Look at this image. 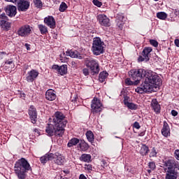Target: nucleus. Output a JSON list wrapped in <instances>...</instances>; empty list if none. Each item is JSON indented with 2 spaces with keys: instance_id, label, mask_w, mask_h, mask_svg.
<instances>
[{
  "instance_id": "f257e3e1",
  "label": "nucleus",
  "mask_w": 179,
  "mask_h": 179,
  "mask_svg": "<svg viewBox=\"0 0 179 179\" xmlns=\"http://www.w3.org/2000/svg\"><path fill=\"white\" fill-rule=\"evenodd\" d=\"M129 76L135 80V85H139L142 78H145L141 86L135 90V92L139 94L153 92L157 86L162 85V78L152 71H146L143 69H132L129 71Z\"/></svg>"
},
{
  "instance_id": "f03ea898",
  "label": "nucleus",
  "mask_w": 179,
  "mask_h": 179,
  "mask_svg": "<svg viewBox=\"0 0 179 179\" xmlns=\"http://www.w3.org/2000/svg\"><path fill=\"white\" fill-rule=\"evenodd\" d=\"M31 170L29 162L24 158L18 159L14 166V171L19 179H25L27 171Z\"/></svg>"
},
{
  "instance_id": "7ed1b4c3",
  "label": "nucleus",
  "mask_w": 179,
  "mask_h": 179,
  "mask_svg": "<svg viewBox=\"0 0 179 179\" xmlns=\"http://www.w3.org/2000/svg\"><path fill=\"white\" fill-rule=\"evenodd\" d=\"M165 171L166 174H173L179 176V162L175 159L166 160L164 162Z\"/></svg>"
},
{
  "instance_id": "20e7f679",
  "label": "nucleus",
  "mask_w": 179,
  "mask_h": 179,
  "mask_svg": "<svg viewBox=\"0 0 179 179\" xmlns=\"http://www.w3.org/2000/svg\"><path fill=\"white\" fill-rule=\"evenodd\" d=\"M45 132L49 136H54V135H55V136L61 138L65 131L62 129V127H59V124L55 123V125L52 124H48Z\"/></svg>"
},
{
  "instance_id": "39448f33",
  "label": "nucleus",
  "mask_w": 179,
  "mask_h": 179,
  "mask_svg": "<svg viewBox=\"0 0 179 179\" xmlns=\"http://www.w3.org/2000/svg\"><path fill=\"white\" fill-rule=\"evenodd\" d=\"M104 41H101L99 37L93 38L92 51L94 55H100L104 53Z\"/></svg>"
},
{
  "instance_id": "423d86ee",
  "label": "nucleus",
  "mask_w": 179,
  "mask_h": 179,
  "mask_svg": "<svg viewBox=\"0 0 179 179\" xmlns=\"http://www.w3.org/2000/svg\"><path fill=\"white\" fill-rule=\"evenodd\" d=\"M85 64L86 67L90 69L92 75H98L99 72H100V66L97 61L92 58H86Z\"/></svg>"
},
{
  "instance_id": "0eeeda50",
  "label": "nucleus",
  "mask_w": 179,
  "mask_h": 179,
  "mask_svg": "<svg viewBox=\"0 0 179 179\" xmlns=\"http://www.w3.org/2000/svg\"><path fill=\"white\" fill-rule=\"evenodd\" d=\"M54 124H58L59 127H62V130L65 131V127L68 124V120L65 119V115L64 113L57 111L55 113V117L53 118Z\"/></svg>"
},
{
  "instance_id": "6e6552de",
  "label": "nucleus",
  "mask_w": 179,
  "mask_h": 179,
  "mask_svg": "<svg viewBox=\"0 0 179 179\" xmlns=\"http://www.w3.org/2000/svg\"><path fill=\"white\" fill-rule=\"evenodd\" d=\"M103 110V103L100 99L96 97H94L91 103V112L92 114H97L98 113H101Z\"/></svg>"
},
{
  "instance_id": "1a4fd4ad",
  "label": "nucleus",
  "mask_w": 179,
  "mask_h": 179,
  "mask_svg": "<svg viewBox=\"0 0 179 179\" xmlns=\"http://www.w3.org/2000/svg\"><path fill=\"white\" fill-rule=\"evenodd\" d=\"M151 51H152V48L150 47L145 48L143 50L142 56H139L138 58V62H143V61H145V62H148V61L150 59Z\"/></svg>"
},
{
  "instance_id": "9d476101",
  "label": "nucleus",
  "mask_w": 179,
  "mask_h": 179,
  "mask_svg": "<svg viewBox=\"0 0 179 179\" xmlns=\"http://www.w3.org/2000/svg\"><path fill=\"white\" fill-rule=\"evenodd\" d=\"M32 29L33 28L30 27V25H23L18 29L17 34L21 37H28V36L31 34Z\"/></svg>"
},
{
  "instance_id": "9b49d317",
  "label": "nucleus",
  "mask_w": 179,
  "mask_h": 179,
  "mask_svg": "<svg viewBox=\"0 0 179 179\" xmlns=\"http://www.w3.org/2000/svg\"><path fill=\"white\" fill-rule=\"evenodd\" d=\"M52 160H53L54 163L58 166H64V163H65V157L58 152L55 154L52 153Z\"/></svg>"
},
{
  "instance_id": "f8f14e48",
  "label": "nucleus",
  "mask_w": 179,
  "mask_h": 179,
  "mask_svg": "<svg viewBox=\"0 0 179 179\" xmlns=\"http://www.w3.org/2000/svg\"><path fill=\"white\" fill-rule=\"evenodd\" d=\"M39 75V73L37 71V70L32 69L30 71H29L27 74L26 80L29 83H31L37 79L38 76Z\"/></svg>"
},
{
  "instance_id": "ddd939ff",
  "label": "nucleus",
  "mask_w": 179,
  "mask_h": 179,
  "mask_svg": "<svg viewBox=\"0 0 179 179\" xmlns=\"http://www.w3.org/2000/svg\"><path fill=\"white\" fill-rule=\"evenodd\" d=\"M29 115L32 124H36L37 122V110L35 109L34 106H31L29 109Z\"/></svg>"
},
{
  "instance_id": "4468645a",
  "label": "nucleus",
  "mask_w": 179,
  "mask_h": 179,
  "mask_svg": "<svg viewBox=\"0 0 179 179\" xmlns=\"http://www.w3.org/2000/svg\"><path fill=\"white\" fill-rule=\"evenodd\" d=\"M98 20L101 26H105V27H110V19L108 18L106 15H99Z\"/></svg>"
},
{
  "instance_id": "2eb2a0df",
  "label": "nucleus",
  "mask_w": 179,
  "mask_h": 179,
  "mask_svg": "<svg viewBox=\"0 0 179 179\" xmlns=\"http://www.w3.org/2000/svg\"><path fill=\"white\" fill-rule=\"evenodd\" d=\"M17 5L18 10L21 12H26V10H27L30 6V3L25 0H20Z\"/></svg>"
},
{
  "instance_id": "dca6fc26",
  "label": "nucleus",
  "mask_w": 179,
  "mask_h": 179,
  "mask_svg": "<svg viewBox=\"0 0 179 179\" xmlns=\"http://www.w3.org/2000/svg\"><path fill=\"white\" fill-rule=\"evenodd\" d=\"M44 23L50 29H55V19L54 17L49 15L44 18Z\"/></svg>"
},
{
  "instance_id": "f3484780",
  "label": "nucleus",
  "mask_w": 179,
  "mask_h": 179,
  "mask_svg": "<svg viewBox=\"0 0 179 179\" xmlns=\"http://www.w3.org/2000/svg\"><path fill=\"white\" fill-rule=\"evenodd\" d=\"M17 9L15 6H7L6 8V12L8 16L10 17H13V16H16Z\"/></svg>"
},
{
  "instance_id": "a211bd4d",
  "label": "nucleus",
  "mask_w": 179,
  "mask_h": 179,
  "mask_svg": "<svg viewBox=\"0 0 179 179\" xmlns=\"http://www.w3.org/2000/svg\"><path fill=\"white\" fill-rule=\"evenodd\" d=\"M124 20H125V17L124 16V14H122V13H118V14L116 15L117 26L120 29H122V26H124Z\"/></svg>"
},
{
  "instance_id": "6ab92c4d",
  "label": "nucleus",
  "mask_w": 179,
  "mask_h": 179,
  "mask_svg": "<svg viewBox=\"0 0 179 179\" xmlns=\"http://www.w3.org/2000/svg\"><path fill=\"white\" fill-rule=\"evenodd\" d=\"M45 99L49 100V101H53L57 99V94H55V92L52 90H48L45 93Z\"/></svg>"
},
{
  "instance_id": "aec40b11",
  "label": "nucleus",
  "mask_w": 179,
  "mask_h": 179,
  "mask_svg": "<svg viewBox=\"0 0 179 179\" xmlns=\"http://www.w3.org/2000/svg\"><path fill=\"white\" fill-rule=\"evenodd\" d=\"M162 134L163 136H165V138H167V136H170V127L169 126V124L167 122H164V125L162 129Z\"/></svg>"
},
{
  "instance_id": "412c9836",
  "label": "nucleus",
  "mask_w": 179,
  "mask_h": 179,
  "mask_svg": "<svg viewBox=\"0 0 179 179\" xmlns=\"http://www.w3.org/2000/svg\"><path fill=\"white\" fill-rule=\"evenodd\" d=\"M151 107L155 113H160L161 107L160 104H159V102L157 101V99H154L152 100Z\"/></svg>"
},
{
  "instance_id": "4be33fe9",
  "label": "nucleus",
  "mask_w": 179,
  "mask_h": 179,
  "mask_svg": "<svg viewBox=\"0 0 179 179\" xmlns=\"http://www.w3.org/2000/svg\"><path fill=\"white\" fill-rule=\"evenodd\" d=\"M66 55L67 57H71V58H78V59H82L83 58L80 54L76 53V52L72 50H67L66 52Z\"/></svg>"
},
{
  "instance_id": "5701e85b",
  "label": "nucleus",
  "mask_w": 179,
  "mask_h": 179,
  "mask_svg": "<svg viewBox=\"0 0 179 179\" xmlns=\"http://www.w3.org/2000/svg\"><path fill=\"white\" fill-rule=\"evenodd\" d=\"M40 160L43 164H45L48 161L52 160V153L45 154L40 158Z\"/></svg>"
},
{
  "instance_id": "b1692460",
  "label": "nucleus",
  "mask_w": 179,
  "mask_h": 179,
  "mask_svg": "<svg viewBox=\"0 0 179 179\" xmlns=\"http://www.w3.org/2000/svg\"><path fill=\"white\" fill-rule=\"evenodd\" d=\"M58 73L62 76H63V75H66V73H68V65L63 64L59 66Z\"/></svg>"
},
{
  "instance_id": "393cba45",
  "label": "nucleus",
  "mask_w": 179,
  "mask_h": 179,
  "mask_svg": "<svg viewBox=\"0 0 179 179\" xmlns=\"http://www.w3.org/2000/svg\"><path fill=\"white\" fill-rule=\"evenodd\" d=\"M80 162H85V163H90L92 162V155L89 154H83L80 157Z\"/></svg>"
},
{
  "instance_id": "a878e982",
  "label": "nucleus",
  "mask_w": 179,
  "mask_h": 179,
  "mask_svg": "<svg viewBox=\"0 0 179 179\" xmlns=\"http://www.w3.org/2000/svg\"><path fill=\"white\" fill-rule=\"evenodd\" d=\"M0 26L3 30H8V29L10 28V24L5 20L0 21Z\"/></svg>"
},
{
  "instance_id": "bb28decb",
  "label": "nucleus",
  "mask_w": 179,
  "mask_h": 179,
  "mask_svg": "<svg viewBox=\"0 0 179 179\" xmlns=\"http://www.w3.org/2000/svg\"><path fill=\"white\" fill-rule=\"evenodd\" d=\"M141 156H146L149 153V147L146 145H143L139 151Z\"/></svg>"
},
{
  "instance_id": "cd10ccee",
  "label": "nucleus",
  "mask_w": 179,
  "mask_h": 179,
  "mask_svg": "<svg viewBox=\"0 0 179 179\" xmlns=\"http://www.w3.org/2000/svg\"><path fill=\"white\" fill-rule=\"evenodd\" d=\"M79 142H80V141L78 138H73L69 141L67 146L68 148H72V146H76V145H78Z\"/></svg>"
},
{
  "instance_id": "c85d7f7f",
  "label": "nucleus",
  "mask_w": 179,
  "mask_h": 179,
  "mask_svg": "<svg viewBox=\"0 0 179 179\" xmlns=\"http://www.w3.org/2000/svg\"><path fill=\"white\" fill-rule=\"evenodd\" d=\"M107 76H108V73L106 71L101 72L99 76V81L103 83L107 79Z\"/></svg>"
},
{
  "instance_id": "c756f323",
  "label": "nucleus",
  "mask_w": 179,
  "mask_h": 179,
  "mask_svg": "<svg viewBox=\"0 0 179 179\" xmlns=\"http://www.w3.org/2000/svg\"><path fill=\"white\" fill-rule=\"evenodd\" d=\"M38 29L41 31V34H47V33H48V28H47L45 25L38 24Z\"/></svg>"
},
{
  "instance_id": "7c9ffc66",
  "label": "nucleus",
  "mask_w": 179,
  "mask_h": 179,
  "mask_svg": "<svg viewBox=\"0 0 179 179\" xmlns=\"http://www.w3.org/2000/svg\"><path fill=\"white\" fill-rule=\"evenodd\" d=\"M79 147L81 150H83V152H86V150L89 149V144H87V143L85 141H81L79 143Z\"/></svg>"
},
{
  "instance_id": "2f4dec72",
  "label": "nucleus",
  "mask_w": 179,
  "mask_h": 179,
  "mask_svg": "<svg viewBox=\"0 0 179 179\" xmlns=\"http://www.w3.org/2000/svg\"><path fill=\"white\" fill-rule=\"evenodd\" d=\"M86 136L89 142H93V141H94V134H93V132L92 131H87Z\"/></svg>"
},
{
  "instance_id": "473e14b6",
  "label": "nucleus",
  "mask_w": 179,
  "mask_h": 179,
  "mask_svg": "<svg viewBox=\"0 0 179 179\" xmlns=\"http://www.w3.org/2000/svg\"><path fill=\"white\" fill-rule=\"evenodd\" d=\"M157 17L161 20H166V19H167V13L164 12H159L157 13Z\"/></svg>"
},
{
  "instance_id": "72a5a7b5",
  "label": "nucleus",
  "mask_w": 179,
  "mask_h": 179,
  "mask_svg": "<svg viewBox=\"0 0 179 179\" xmlns=\"http://www.w3.org/2000/svg\"><path fill=\"white\" fill-rule=\"evenodd\" d=\"M33 2L38 9H41L43 8V1H41V0H33Z\"/></svg>"
},
{
  "instance_id": "f704fd0d",
  "label": "nucleus",
  "mask_w": 179,
  "mask_h": 179,
  "mask_svg": "<svg viewBox=\"0 0 179 179\" xmlns=\"http://www.w3.org/2000/svg\"><path fill=\"white\" fill-rule=\"evenodd\" d=\"M126 106H127L128 108L130 110H136L138 108V106L134 103H125Z\"/></svg>"
},
{
  "instance_id": "c9c22d12",
  "label": "nucleus",
  "mask_w": 179,
  "mask_h": 179,
  "mask_svg": "<svg viewBox=\"0 0 179 179\" xmlns=\"http://www.w3.org/2000/svg\"><path fill=\"white\" fill-rule=\"evenodd\" d=\"M150 157H157V149L152 148L150 152Z\"/></svg>"
},
{
  "instance_id": "e433bc0d",
  "label": "nucleus",
  "mask_w": 179,
  "mask_h": 179,
  "mask_svg": "<svg viewBox=\"0 0 179 179\" xmlns=\"http://www.w3.org/2000/svg\"><path fill=\"white\" fill-rule=\"evenodd\" d=\"M179 175H174L171 173H166L165 179H177Z\"/></svg>"
},
{
  "instance_id": "4c0bfd02",
  "label": "nucleus",
  "mask_w": 179,
  "mask_h": 179,
  "mask_svg": "<svg viewBox=\"0 0 179 179\" xmlns=\"http://www.w3.org/2000/svg\"><path fill=\"white\" fill-rule=\"evenodd\" d=\"M66 9H68V6L66 5V3L62 2L61 4H60V6L59 8V10L60 12H65V10H66Z\"/></svg>"
},
{
  "instance_id": "58836bf2",
  "label": "nucleus",
  "mask_w": 179,
  "mask_h": 179,
  "mask_svg": "<svg viewBox=\"0 0 179 179\" xmlns=\"http://www.w3.org/2000/svg\"><path fill=\"white\" fill-rule=\"evenodd\" d=\"M134 80V82H132L131 80V78H127L126 80H125V83H126V85H127V86H131V85H138V84H135V80Z\"/></svg>"
},
{
  "instance_id": "ea45409f",
  "label": "nucleus",
  "mask_w": 179,
  "mask_h": 179,
  "mask_svg": "<svg viewBox=\"0 0 179 179\" xmlns=\"http://www.w3.org/2000/svg\"><path fill=\"white\" fill-rule=\"evenodd\" d=\"M92 2L94 5H95V6H97L98 8H101V6L103 5V3L99 0H93Z\"/></svg>"
},
{
  "instance_id": "a19ab883",
  "label": "nucleus",
  "mask_w": 179,
  "mask_h": 179,
  "mask_svg": "<svg viewBox=\"0 0 179 179\" xmlns=\"http://www.w3.org/2000/svg\"><path fill=\"white\" fill-rule=\"evenodd\" d=\"M148 167L149 169H150V170L153 171L156 169V164L155 163V162H151L148 163Z\"/></svg>"
},
{
  "instance_id": "79ce46f5",
  "label": "nucleus",
  "mask_w": 179,
  "mask_h": 179,
  "mask_svg": "<svg viewBox=\"0 0 179 179\" xmlns=\"http://www.w3.org/2000/svg\"><path fill=\"white\" fill-rule=\"evenodd\" d=\"M150 43L151 45H153V47H157V45H159V43L156 40L153 39L150 41Z\"/></svg>"
},
{
  "instance_id": "37998d69",
  "label": "nucleus",
  "mask_w": 179,
  "mask_h": 179,
  "mask_svg": "<svg viewBox=\"0 0 179 179\" xmlns=\"http://www.w3.org/2000/svg\"><path fill=\"white\" fill-rule=\"evenodd\" d=\"M61 62H66V57H65V52L59 55Z\"/></svg>"
},
{
  "instance_id": "c03bdc74",
  "label": "nucleus",
  "mask_w": 179,
  "mask_h": 179,
  "mask_svg": "<svg viewBox=\"0 0 179 179\" xmlns=\"http://www.w3.org/2000/svg\"><path fill=\"white\" fill-rule=\"evenodd\" d=\"M83 73L85 75V76H89V69H83Z\"/></svg>"
},
{
  "instance_id": "a18cd8bd",
  "label": "nucleus",
  "mask_w": 179,
  "mask_h": 179,
  "mask_svg": "<svg viewBox=\"0 0 179 179\" xmlns=\"http://www.w3.org/2000/svg\"><path fill=\"white\" fill-rule=\"evenodd\" d=\"M134 128H136V129H139L141 128V125L139 124V122H135L133 124Z\"/></svg>"
},
{
  "instance_id": "49530a36",
  "label": "nucleus",
  "mask_w": 179,
  "mask_h": 179,
  "mask_svg": "<svg viewBox=\"0 0 179 179\" xmlns=\"http://www.w3.org/2000/svg\"><path fill=\"white\" fill-rule=\"evenodd\" d=\"M174 157L176 158V160H179V150H175Z\"/></svg>"
},
{
  "instance_id": "de8ad7c7",
  "label": "nucleus",
  "mask_w": 179,
  "mask_h": 179,
  "mask_svg": "<svg viewBox=\"0 0 179 179\" xmlns=\"http://www.w3.org/2000/svg\"><path fill=\"white\" fill-rule=\"evenodd\" d=\"M85 169L86 170H88V171H92V167L91 164H85Z\"/></svg>"
},
{
  "instance_id": "09e8293b",
  "label": "nucleus",
  "mask_w": 179,
  "mask_h": 179,
  "mask_svg": "<svg viewBox=\"0 0 179 179\" xmlns=\"http://www.w3.org/2000/svg\"><path fill=\"white\" fill-rule=\"evenodd\" d=\"M52 69H55V71H57V72L59 71V66L55 64L52 66Z\"/></svg>"
},
{
  "instance_id": "8fccbe9b",
  "label": "nucleus",
  "mask_w": 179,
  "mask_h": 179,
  "mask_svg": "<svg viewBox=\"0 0 179 179\" xmlns=\"http://www.w3.org/2000/svg\"><path fill=\"white\" fill-rule=\"evenodd\" d=\"M102 163H103V169H106V167H107V166H108V162H107V161L106 160H102Z\"/></svg>"
},
{
  "instance_id": "3c124183",
  "label": "nucleus",
  "mask_w": 179,
  "mask_h": 179,
  "mask_svg": "<svg viewBox=\"0 0 179 179\" xmlns=\"http://www.w3.org/2000/svg\"><path fill=\"white\" fill-rule=\"evenodd\" d=\"M171 114L173 117H177V115H178V112H177L175 110H171Z\"/></svg>"
},
{
  "instance_id": "603ef678",
  "label": "nucleus",
  "mask_w": 179,
  "mask_h": 179,
  "mask_svg": "<svg viewBox=\"0 0 179 179\" xmlns=\"http://www.w3.org/2000/svg\"><path fill=\"white\" fill-rule=\"evenodd\" d=\"M12 64H13V62L12 61V59H10V60H7V61L5 62V64H6V65H12Z\"/></svg>"
},
{
  "instance_id": "864d4df0",
  "label": "nucleus",
  "mask_w": 179,
  "mask_h": 179,
  "mask_svg": "<svg viewBox=\"0 0 179 179\" xmlns=\"http://www.w3.org/2000/svg\"><path fill=\"white\" fill-rule=\"evenodd\" d=\"M20 98L24 100L26 99V94L25 93H21L20 94Z\"/></svg>"
},
{
  "instance_id": "5fc2aeb1",
  "label": "nucleus",
  "mask_w": 179,
  "mask_h": 179,
  "mask_svg": "<svg viewBox=\"0 0 179 179\" xmlns=\"http://www.w3.org/2000/svg\"><path fill=\"white\" fill-rule=\"evenodd\" d=\"M174 43L176 47H179V39H176Z\"/></svg>"
},
{
  "instance_id": "6e6d98bb",
  "label": "nucleus",
  "mask_w": 179,
  "mask_h": 179,
  "mask_svg": "<svg viewBox=\"0 0 179 179\" xmlns=\"http://www.w3.org/2000/svg\"><path fill=\"white\" fill-rule=\"evenodd\" d=\"M71 66H73V68H76L78 66L76 62H72Z\"/></svg>"
},
{
  "instance_id": "4d7b16f0",
  "label": "nucleus",
  "mask_w": 179,
  "mask_h": 179,
  "mask_svg": "<svg viewBox=\"0 0 179 179\" xmlns=\"http://www.w3.org/2000/svg\"><path fill=\"white\" fill-rule=\"evenodd\" d=\"M79 179H87V178H86L83 174H80Z\"/></svg>"
},
{
  "instance_id": "13d9d810",
  "label": "nucleus",
  "mask_w": 179,
  "mask_h": 179,
  "mask_svg": "<svg viewBox=\"0 0 179 179\" xmlns=\"http://www.w3.org/2000/svg\"><path fill=\"white\" fill-rule=\"evenodd\" d=\"M5 1H6V2H13V3L17 2V0H5Z\"/></svg>"
},
{
  "instance_id": "bf43d9fd",
  "label": "nucleus",
  "mask_w": 179,
  "mask_h": 179,
  "mask_svg": "<svg viewBox=\"0 0 179 179\" xmlns=\"http://www.w3.org/2000/svg\"><path fill=\"white\" fill-rule=\"evenodd\" d=\"M0 17H1V19H3V18L6 17V15L5 13H3L0 15Z\"/></svg>"
},
{
  "instance_id": "052dcab7",
  "label": "nucleus",
  "mask_w": 179,
  "mask_h": 179,
  "mask_svg": "<svg viewBox=\"0 0 179 179\" xmlns=\"http://www.w3.org/2000/svg\"><path fill=\"white\" fill-rule=\"evenodd\" d=\"M102 3H106V0H99Z\"/></svg>"
},
{
  "instance_id": "680f3d73",
  "label": "nucleus",
  "mask_w": 179,
  "mask_h": 179,
  "mask_svg": "<svg viewBox=\"0 0 179 179\" xmlns=\"http://www.w3.org/2000/svg\"><path fill=\"white\" fill-rule=\"evenodd\" d=\"M148 173H152V169H148Z\"/></svg>"
},
{
  "instance_id": "e2e57ef3",
  "label": "nucleus",
  "mask_w": 179,
  "mask_h": 179,
  "mask_svg": "<svg viewBox=\"0 0 179 179\" xmlns=\"http://www.w3.org/2000/svg\"><path fill=\"white\" fill-rule=\"evenodd\" d=\"M154 1H159V0H154Z\"/></svg>"
},
{
  "instance_id": "0e129e2a",
  "label": "nucleus",
  "mask_w": 179,
  "mask_h": 179,
  "mask_svg": "<svg viewBox=\"0 0 179 179\" xmlns=\"http://www.w3.org/2000/svg\"><path fill=\"white\" fill-rule=\"evenodd\" d=\"M25 45H27V43H26Z\"/></svg>"
},
{
  "instance_id": "69168bd1",
  "label": "nucleus",
  "mask_w": 179,
  "mask_h": 179,
  "mask_svg": "<svg viewBox=\"0 0 179 179\" xmlns=\"http://www.w3.org/2000/svg\"><path fill=\"white\" fill-rule=\"evenodd\" d=\"M1 10H0V13H1Z\"/></svg>"
}]
</instances>
